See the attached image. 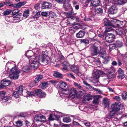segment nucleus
<instances>
[{"mask_svg": "<svg viewBox=\"0 0 127 127\" xmlns=\"http://www.w3.org/2000/svg\"><path fill=\"white\" fill-rule=\"evenodd\" d=\"M48 53L46 51H42V57H48Z\"/></svg>", "mask_w": 127, "mask_h": 127, "instance_id": "nucleus-51", "label": "nucleus"}, {"mask_svg": "<svg viewBox=\"0 0 127 127\" xmlns=\"http://www.w3.org/2000/svg\"><path fill=\"white\" fill-rule=\"evenodd\" d=\"M71 8L72 9V10L71 11L70 13H67L66 14V16L67 18H69V19L70 20H71V18L73 16H72V14L73 13V10L72 8V7H71Z\"/></svg>", "mask_w": 127, "mask_h": 127, "instance_id": "nucleus-33", "label": "nucleus"}, {"mask_svg": "<svg viewBox=\"0 0 127 127\" xmlns=\"http://www.w3.org/2000/svg\"><path fill=\"white\" fill-rule=\"evenodd\" d=\"M114 98L118 101H120L121 100L120 97L118 96H116L113 97Z\"/></svg>", "mask_w": 127, "mask_h": 127, "instance_id": "nucleus-56", "label": "nucleus"}, {"mask_svg": "<svg viewBox=\"0 0 127 127\" xmlns=\"http://www.w3.org/2000/svg\"><path fill=\"white\" fill-rule=\"evenodd\" d=\"M118 21V20L116 19H113L111 21L110 23L111 27H115V26H116Z\"/></svg>", "mask_w": 127, "mask_h": 127, "instance_id": "nucleus-29", "label": "nucleus"}, {"mask_svg": "<svg viewBox=\"0 0 127 127\" xmlns=\"http://www.w3.org/2000/svg\"><path fill=\"white\" fill-rule=\"evenodd\" d=\"M122 97L123 99L125 100L127 98V93L126 91L124 92L122 95Z\"/></svg>", "mask_w": 127, "mask_h": 127, "instance_id": "nucleus-43", "label": "nucleus"}, {"mask_svg": "<svg viewBox=\"0 0 127 127\" xmlns=\"http://www.w3.org/2000/svg\"><path fill=\"white\" fill-rule=\"evenodd\" d=\"M27 94L30 96H32L36 95L39 97H40V89H36L34 92L27 91Z\"/></svg>", "mask_w": 127, "mask_h": 127, "instance_id": "nucleus-10", "label": "nucleus"}, {"mask_svg": "<svg viewBox=\"0 0 127 127\" xmlns=\"http://www.w3.org/2000/svg\"><path fill=\"white\" fill-rule=\"evenodd\" d=\"M33 52L31 50H28L25 53V55L29 59V63L31 67L33 68H36L39 64V57L33 56Z\"/></svg>", "mask_w": 127, "mask_h": 127, "instance_id": "nucleus-1", "label": "nucleus"}, {"mask_svg": "<svg viewBox=\"0 0 127 127\" xmlns=\"http://www.w3.org/2000/svg\"><path fill=\"white\" fill-rule=\"evenodd\" d=\"M82 122H83L84 125H85L86 126L90 127L91 126L90 123L88 121L83 120Z\"/></svg>", "mask_w": 127, "mask_h": 127, "instance_id": "nucleus-41", "label": "nucleus"}, {"mask_svg": "<svg viewBox=\"0 0 127 127\" xmlns=\"http://www.w3.org/2000/svg\"><path fill=\"white\" fill-rule=\"evenodd\" d=\"M46 118L42 114H40V123L42 124H46Z\"/></svg>", "mask_w": 127, "mask_h": 127, "instance_id": "nucleus-25", "label": "nucleus"}, {"mask_svg": "<svg viewBox=\"0 0 127 127\" xmlns=\"http://www.w3.org/2000/svg\"><path fill=\"white\" fill-rule=\"evenodd\" d=\"M15 65V63L14 62L11 61H9L7 63L6 65L7 67L8 66H10L11 67L12 66H13Z\"/></svg>", "mask_w": 127, "mask_h": 127, "instance_id": "nucleus-36", "label": "nucleus"}, {"mask_svg": "<svg viewBox=\"0 0 127 127\" xmlns=\"http://www.w3.org/2000/svg\"><path fill=\"white\" fill-rule=\"evenodd\" d=\"M26 3L25 1H23L22 2H20L16 4L17 8H19L21 7V6L25 5Z\"/></svg>", "mask_w": 127, "mask_h": 127, "instance_id": "nucleus-38", "label": "nucleus"}, {"mask_svg": "<svg viewBox=\"0 0 127 127\" xmlns=\"http://www.w3.org/2000/svg\"><path fill=\"white\" fill-rule=\"evenodd\" d=\"M71 70L79 76L81 75V74L79 72V68L78 66L73 65H71L70 67Z\"/></svg>", "mask_w": 127, "mask_h": 127, "instance_id": "nucleus-7", "label": "nucleus"}, {"mask_svg": "<svg viewBox=\"0 0 127 127\" xmlns=\"http://www.w3.org/2000/svg\"><path fill=\"white\" fill-rule=\"evenodd\" d=\"M103 103L105 106L108 105L109 104V101L107 98H103Z\"/></svg>", "mask_w": 127, "mask_h": 127, "instance_id": "nucleus-34", "label": "nucleus"}, {"mask_svg": "<svg viewBox=\"0 0 127 127\" xmlns=\"http://www.w3.org/2000/svg\"><path fill=\"white\" fill-rule=\"evenodd\" d=\"M101 72V71L95 70L93 73V78L92 82L95 86H99L100 83L99 81V78Z\"/></svg>", "mask_w": 127, "mask_h": 127, "instance_id": "nucleus-2", "label": "nucleus"}, {"mask_svg": "<svg viewBox=\"0 0 127 127\" xmlns=\"http://www.w3.org/2000/svg\"><path fill=\"white\" fill-rule=\"evenodd\" d=\"M12 10L8 9L4 12V14L5 15H9L12 11Z\"/></svg>", "mask_w": 127, "mask_h": 127, "instance_id": "nucleus-47", "label": "nucleus"}, {"mask_svg": "<svg viewBox=\"0 0 127 127\" xmlns=\"http://www.w3.org/2000/svg\"><path fill=\"white\" fill-rule=\"evenodd\" d=\"M53 75L56 77L60 78H61L62 77V74L58 72H55L53 74Z\"/></svg>", "mask_w": 127, "mask_h": 127, "instance_id": "nucleus-32", "label": "nucleus"}, {"mask_svg": "<svg viewBox=\"0 0 127 127\" xmlns=\"http://www.w3.org/2000/svg\"><path fill=\"white\" fill-rule=\"evenodd\" d=\"M77 91L76 89L74 88L72 89L70 91L69 94V96L71 97H73L77 93Z\"/></svg>", "mask_w": 127, "mask_h": 127, "instance_id": "nucleus-23", "label": "nucleus"}, {"mask_svg": "<svg viewBox=\"0 0 127 127\" xmlns=\"http://www.w3.org/2000/svg\"><path fill=\"white\" fill-rule=\"evenodd\" d=\"M48 85V83L47 82H41V87L43 89H44L47 87Z\"/></svg>", "mask_w": 127, "mask_h": 127, "instance_id": "nucleus-31", "label": "nucleus"}, {"mask_svg": "<svg viewBox=\"0 0 127 127\" xmlns=\"http://www.w3.org/2000/svg\"><path fill=\"white\" fill-rule=\"evenodd\" d=\"M93 49L92 50L91 52V54L92 56L96 55L97 54V47L95 46H94Z\"/></svg>", "mask_w": 127, "mask_h": 127, "instance_id": "nucleus-26", "label": "nucleus"}, {"mask_svg": "<svg viewBox=\"0 0 127 127\" xmlns=\"http://www.w3.org/2000/svg\"><path fill=\"white\" fill-rule=\"evenodd\" d=\"M71 20L72 21H73L74 23H69L67 24L68 25L73 26V27L72 28H73L75 30L78 29L80 28H78L77 26H74L76 25V23H75L79 21V18H78L73 16L71 18Z\"/></svg>", "mask_w": 127, "mask_h": 127, "instance_id": "nucleus-6", "label": "nucleus"}, {"mask_svg": "<svg viewBox=\"0 0 127 127\" xmlns=\"http://www.w3.org/2000/svg\"><path fill=\"white\" fill-rule=\"evenodd\" d=\"M118 73L119 75L121 78V79H123L125 76V75L124 74V70L120 68H119L118 70Z\"/></svg>", "mask_w": 127, "mask_h": 127, "instance_id": "nucleus-22", "label": "nucleus"}, {"mask_svg": "<svg viewBox=\"0 0 127 127\" xmlns=\"http://www.w3.org/2000/svg\"><path fill=\"white\" fill-rule=\"evenodd\" d=\"M2 102L4 103H7L10 102L12 100V98L9 96H7L5 97H4L2 98Z\"/></svg>", "mask_w": 127, "mask_h": 127, "instance_id": "nucleus-17", "label": "nucleus"}, {"mask_svg": "<svg viewBox=\"0 0 127 127\" xmlns=\"http://www.w3.org/2000/svg\"><path fill=\"white\" fill-rule=\"evenodd\" d=\"M116 46L115 44H111L109 45V50L110 51H111L113 49H114L115 48Z\"/></svg>", "mask_w": 127, "mask_h": 127, "instance_id": "nucleus-49", "label": "nucleus"}, {"mask_svg": "<svg viewBox=\"0 0 127 127\" xmlns=\"http://www.w3.org/2000/svg\"><path fill=\"white\" fill-rule=\"evenodd\" d=\"M56 113H61L60 112H55L54 114H50L49 116V120H54L55 119L54 117H56L57 116V115H56Z\"/></svg>", "mask_w": 127, "mask_h": 127, "instance_id": "nucleus-24", "label": "nucleus"}, {"mask_svg": "<svg viewBox=\"0 0 127 127\" xmlns=\"http://www.w3.org/2000/svg\"><path fill=\"white\" fill-rule=\"evenodd\" d=\"M40 80V76L38 75V77H36L34 80V81L36 83H37L39 82Z\"/></svg>", "mask_w": 127, "mask_h": 127, "instance_id": "nucleus-62", "label": "nucleus"}, {"mask_svg": "<svg viewBox=\"0 0 127 127\" xmlns=\"http://www.w3.org/2000/svg\"><path fill=\"white\" fill-rule=\"evenodd\" d=\"M124 107V105L120 103H115L111 106L112 110L115 111H119L121 108Z\"/></svg>", "mask_w": 127, "mask_h": 127, "instance_id": "nucleus-5", "label": "nucleus"}, {"mask_svg": "<svg viewBox=\"0 0 127 127\" xmlns=\"http://www.w3.org/2000/svg\"><path fill=\"white\" fill-rule=\"evenodd\" d=\"M16 127H19L22 125V122L21 121H18L16 122Z\"/></svg>", "mask_w": 127, "mask_h": 127, "instance_id": "nucleus-53", "label": "nucleus"}, {"mask_svg": "<svg viewBox=\"0 0 127 127\" xmlns=\"http://www.w3.org/2000/svg\"><path fill=\"white\" fill-rule=\"evenodd\" d=\"M57 85H59V87L60 88L63 89L66 86V84L64 82L58 81L56 84Z\"/></svg>", "mask_w": 127, "mask_h": 127, "instance_id": "nucleus-19", "label": "nucleus"}, {"mask_svg": "<svg viewBox=\"0 0 127 127\" xmlns=\"http://www.w3.org/2000/svg\"><path fill=\"white\" fill-rule=\"evenodd\" d=\"M86 97L87 98H86V99L88 101H89L92 99V95H88Z\"/></svg>", "mask_w": 127, "mask_h": 127, "instance_id": "nucleus-58", "label": "nucleus"}, {"mask_svg": "<svg viewBox=\"0 0 127 127\" xmlns=\"http://www.w3.org/2000/svg\"><path fill=\"white\" fill-rule=\"evenodd\" d=\"M62 65L63 66V69L66 70H67L68 68L70 67L71 66L69 65V63L66 61H64L63 62L62 64Z\"/></svg>", "mask_w": 127, "mask_h": 127, "instance_id": "nucleus-20", "label": "nucleus"}, {"mask_svg": "<svg viewBox=\"0 0 127 127\" xmlns=\"http://www.w3.org/2000/svg\"><path fill=\"white\" fill-rule=\"evenodd\" d=\"M85 32H78L76 34V36L79 38H82L84 35Z\"/></svg>", "mask_w": 127, "mask_h": 127, "instance_id": "nucleus-37", "label": "nucleus"}, {"mask_svg": "<svg viewBox=\"0 0 127 127\" xmlns=\"http://www.w3.org/2000/svg\"><path fill=\"white\" fill-rule=\"evenodd\" d=\"M63 121L65 123H68L71 121V119L69 117H65L63 118Z\"/></svg>", "mask_w": 127, "mask_h": 127, "instance_id": "nucleus-39", "label": "nucleus"}, {"mask_svg": "<svg viewBox=\"0 0 127 127\" xmlns=\"http://www.w3.org/2000/svg\"><path fill=\"white\" fill-rule=\"evenodd\" d=\"M105 54L106 52L105 49H101L99 52V54L102 58L104 59L105 58Z\"/></svg>", "mask_w": 127, "mask_h": 127, "instance_id": "nucleus-28", "label": "nucleus"}, {"mask_svg": "<svg viewBox=\"0 0 127 127\" xmlns=\"http://www.w3.org/2000/svg\"><path fill=\"white\" fill-rule=\"evenodd\" d=\"M51 3L44 1L41 5V8L42 9H50L52 7Z\"/></svg>", "mask_w": 127, "mask_h": 127, "instance_id": "nucleus-12", "label": "nucleus"}, {"mask_svg": "<svg viewBox=\"0 0 127 127\" xmlns=\"http://www.w3.org/2000/svg\"><path fill=\"white\" fill-rule=\"evenodd\" d=\"M10 73L9 75V77L11 79H17L19 76V74L20 71L19 70L16 66H13L10 69Z\"/></svg>", "mask_w": 127, "mask_h": 127, "instance_id": "nucleus-3", "label": "nucleus"}, {"mask_svg": "<svg viewBox=\"0 0 127 127\" xmlns=\"http://www.w3.org/2000/svg\"><path fill=\"white\" fill-rule=\"evenodd\" d=\"M117 8L115 5H113L108 10L109 13L113 14L116 13L117 11Z\"/></svg>", "mask_w": 127, "mask_h": 127, "instance_id": "nucleus-13", "label": "nucleus"}, {"mask_svg": "<svg viewBox=\"0 0 127 127\" xmlns=\"http://www.w3.org/2000/svg\"><path fill=\"white\" fill-rule=\"evenodd\" d=\"M49 16L51 18H53L56 16V14L55 13L50 11L49 12Z\"/></svg>", "mask_w": 127, "mask_h": 127, "instance_id": "nucleus-48", "label": "nucleus"}, {"mask_svg": "<svg viewBox=\"0 0 127 127\" xmlns=\"http://www.w3.org/2000/svg\"><path fill=\"white\" fill-rule=\"evenodd\" d=\"M92 0H87V2H89ZM91 6L93 7H95L99 5L100 4V2L99 0H92L91 3Z\"/></svg>", "mask_w": 127, "mask_h": 127, "instance_id": "nucleus-11", "label": "nucleus"}, {"mask_svg": "<svg viewBox=\"0 0 127 127\" xmlns=\"http://www.w3.org/2000/svg\"><path fill=\"white\" fill-rule=\"evenodd\" d=\"M13 96L15 98H17L19 97V91H16L14 92L13 93Z\"/></svg>", "mask_w": 127, "mask_h": 127, "instance_id": "nucleus-44", "label": "nucleus"}, {"mask_svg": "<svg viewBox=\"0 0 127 127\" xmlns=\"http://www.w3.org/2000/svg\"><path fill=\"white\" fill-rule=\"evenodd\" d=\"M22 71L24 72H27L29 71V67L28 66H25L22 68Z\"/></svg>", "mask_w": 127, "mask_h": 127, "instance_id": "nucleus-45", "label": "nucleus"}, {"mask_svg": "<svg viewBox=\"0 0 127 127\" xmlns=\"http://www.w3.org/2000/svg\"><path fill=\"white\" fill-rule=\"evenodd\" d=\"M115 44L116 46L119 47H121L123 45L122 42L119 40L116 41Z\"/></svg>", "mask_w": 127, "mask_h": 127, "instance_id": "nucleus-42", "label": "nucleus"}, {"mask_svg": "<svg viewBox=\"0 0 127 127\" xmlns=\"http://www.w3.org/2000/svg\"><path fill=\"white\" fill-rule=\"evenodd\" d=\"M57 2L59 3H64L65 2L66 0H55Z\"/></svg>", "mask_w": 127, "mask_h": 127, "instance_id": "nucleus-63", "label": "nucleus"}, {"mask_svg": "<svg viewBox=\"0 0 127 127\" xmlns=\"http://www.w3.org/2000/svg\"><path fill=\"white\" fill-rule=\"evenodd\" d=\"M6 93L5 91H0V97H2L4 96L5 95Z\"/></svg>", "mask_w": 127, "mask_h": 127, "instance_id": "nucleus-55", "label": "nucleus"}, {"mask_svg": "<svg viewBox=\"0 0 127 127\" xmlns=\"http://www.w3.org/2000/svg\"><path fill=\"white\" fill-rule=\"evenodd\" d=\"M23 87L22 86H19L18 87V90L19 92H21V93L23 91Z\"/></svg>", "mask_w": 127, "mask_h": 127, "instance_id": "nucleus-64", "label": "nucleus"}, {"mask_svg": "<svg viewBox=\"0 0 127 127\" xmlns=\"http://www.w3.org/2000/svg\"><path fill=\"white\" fill-rule=\"evenodd\" d=\"M127 2V0H114L113 3L116 4L122 5Z\"/></svg>", "mask_w": 127, "mask_h": 127, "instance_id": "nucleus-15", "label": "nucleus"}, {"mask_svg": "<svg viewBox=\"0 0 127 127\" xmlns=\"http://www.w3.org/2000/svg\"><path fill=\"white\" fill-rule=\"evenodd\" d=\"M115 114V113L113 111H111L107 117L105 118H103L102 119L103 120H104V122L105 121L107 122L112 118V117Z\"/></svg>", "mask_w": 127, "mask_h": 127, "instance_id": "nucleus-14", "label": "nucleus"}, {"mask_svg": "<svg viewBox=\"0 0 127 127\" xmlns=\"http://www.w3.org/2000/svg\"><path fill=\"white\" fill-rule=\"evenodd\" d=\"M85 107L83 105H82L79 106V108L82 111H85Z\"/></svg>", "mask_w": 127, "mask_h": 127, "instance_id": "nucleus-60", "label": "nucleus"}, {"mask_svg": "<svg viewBox=\"0 0 127 127\" xmlns=\"http://www.w3.org/2000/svg\"><path fill=\"white\" fill-rule=\"evenodd\" d=\"M10 83V81L8 80L5 79L2 80L0 84V89L8 86Z\"/></svg>", "mask_w": 127, "mask_h": 127, "instance_id": "nucleus-8", "label": "nucleus"}, {"mask_svg": "<svg viewBox=\"0 0 127 127\" xmlns=\"http://www.w3.org/2000/svg\"><path fill=\"white\" fill-rule=\"evenodd\" d=\"M29 10H25L23 14V17L25 18H27L29 16Z\"/></svg>", "mask_w": 127, "mask_h": 127, "instance_id": "nucleus-35", "label": "nucleus"}, {"mask_svg": "<svg viewBox=\"0 0 127 127\" xmlns=\"http://www.w3.org/2000/svg\"><path fill=\"white\" fill-rule=\"evenodd\" d=\"M59 57L60 59L61 60H63L64 59V56L62 55L61 53L60 52L59 53Z\"/></svg>", "mask_w": 127, "mask_h": 127, "instance_id": "nucleus-61", "label": "nucleus"}, {"mask_svg": "<svg viewBox=\"0 0 127 127\" xmlns=\"http://www.w3.org/2000/svg\"><path fill=\"white\" fill-rule=\"evenodd\" d=\"M50 58L49 57H42L41 61L42 65H45L47 64L50 60Z\"/></svg>", "mask_w": 127, "mask_h": 127, "instance_id": "nucleus-16", "label": "nucleus"}, {"mask_svg": "<svg viewBox=\"0 0 127 127\" xmlns=\"http://www.w3.org/2000/svg\"><path fill=\"white\" fill-rule=\"evenodd\" d=\"M103 12L102 9L101 8H99L95 10V13L96 14H102Z\"/></svg>", "mask_w": 127, "mask_h": 127, "instance_id": "nucleus-40", "label": "nucleus"}, {"mask_svg": "<svg viewBox=\"0 0 127 127\" xmlns=\"http://www.w3.org/2000/svg\"><path fill=\"white\" fill-rule=\"evenodd\" d=\"M41 15L43 17H47L48 15V13L46 12H41Z\"/></svg>", "mask_w": 127, "mask_h": 127, "instance_id": "nucleus-57", "label": "nucleus"}, {"mask_svg": "<svg viewBox=\"0 0 127 127\" xmlns=\"http://www.w3.org/2000/svg\"><path fill=\"white\" fill-rule=\"evenodd\" d=\"M40 16V12L38 11L36 14L34 16V18L37 19Z\"/></svg>", "mask_w": 127, "mask_h": 127, "instance_id": "nucleus-59", "label": "nucleus"}, {"mask_svg": "<svg viewBox=\"0 0 127 127\" xmlns=\"http://www.w3.org/2000/svg\"><path fill=\"white\" fill-rule=\"evenodd\" d=\"M32 51L33 52V54H34L35 55V57H39L40 58V55H39V52L40 50L39 48H36L32 50Z\"/></svg>", "mask_w": 127, "mask_h": 127, "instance_id": "nucleus-21", "label": "nucleus"}, {"mask_svg": "<svg viewBox=\"0 0 127 127\" xmlns=\"http://www.w3.org/2000/svg\"><path fill=\"white\" fill-rule=\"evenodd\" d=\"M81 43H83L86 44H88L89 41L87 39H82L81 41Z\"/></svg>", "mask_w": 127, "mask_h": 127, "instance_id": "nucleus-54", "label": "nucleus"}, {"mask_svg": "<svg viewBox=\"0 0 127 127\" xmlns=\"http://www.w3.org/2000/svg\"><path fill=\"white\" fill-rule=\"evenodd\" d=\"M19 11V10L18 9H15L12 10V15H15L17 14Z\"/></svg>", "mask_w": 127, "mask_h": 127, "instance_id": "nucleus-46", "label": "nucleus"}, {"mask_svg": "<svg viewBox=\"0 0 127 127\" xmlns=\"http://www.w3.org/2000/svg\"><path fill=\"white\" fill-rule=\"evenodd\" d=\"M65 40L66 43L69 45L72 44L73 41V40L72 38L67 37V38H65Z\"/></svg>", "mask_w": 127, "mask_h": 127, "instance_id": "nucleus-27", "label": "nucleus"}, {"mask_svg": "<svg viewBox=\"0 0 127 127\" xmlns=\"http://www.w3.org/2000/svg\"><path fill=\"white\" fill-rule=\"evenodd\" d=\"M123 21L118 20L117 24V26H115L114 27L116 28L115 29V30L117 31V32L119 31L120 28L121 27V26L123 25Z\"/></svg>", "mask_w": 127, "mask_h": 127, "instance_id": "nucleus-18", "label": "nucleus"}, {"mask_svg": "<svg viewBox=\"0 0 127 127\" xmlns=\"http://www.w3.org/2000/svg\"><path fill=\"white\" fill-rule=\"evenodd\" d=\"M99 96L98 95H96L94 97L93 102L95 104H97L98 103V99Z\"/></svg>", "mask_w": 127, "mask_h": 127, "instance_id": "nucleus-30", "label": "nucleus"}, {"mask_svg": "<svg viewBox=\"0 0 127 127\" xmlns=\"http://www.w3.org/2000/svg\"><path fill=\"white\" fill-rule=\"evenodd\" d=\"M46 95L44 92H42L41 90H40V98L45 97Z\"/></svg>", "mask_w": 127, "mask_h": 127, "instance_id": "nucleus-50", "label": "nucleus"}, {"mask_svg": "<svg viewBox=\"0 0 127 127\" xmlns=\"http://www.w3.org/2000/svg\"><path fill=\"white\" fill-rule=\"evenodd\" d=\"M103 23L105 26H108L106 28V30L104 32H109L110 31H115L117 32V31L115 30L116 28L115 27H111L110 21L106 18H105L103 20Z\"/></svg>", "mask_w": 127, "mask_h": 127, "instance_id": "nucleus-4", "label": "nucleus"}, {"mask_svg": "<svg viewBox=\"0 0 127 127\" xmlns=\"http://www.w3.org/2000/svg\"><path fill=\"white\" fill-rule=\"evenodd\" d=\"M40 120V116L39 114L36 115L34 117V120L36 122H39Z\"/></svg>", "mask_w": 127, "mask_h": 127, "instance_id": "nucleus-52", "label": "nucleus"}, {"mask_svg": "<svg viewBox=\"0 0 127 127\" xmlns=\"http://www.w3.org/2000/svg\"><path fill=\"white\" fill-rule=\"evenodd\" d=\"M115 38V35L112 33L108 34L105 36V38L106 41L109 43L113 42Z\"/></svg>", "mask_w": 127, "mask_h": 127, "instance_id": "nucleus-9", "label": "nucleus"}]
</instances>
